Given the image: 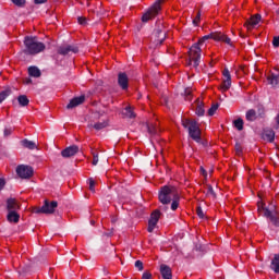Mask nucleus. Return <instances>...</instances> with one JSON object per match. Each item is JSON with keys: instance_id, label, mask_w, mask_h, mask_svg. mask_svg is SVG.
<instances>
[{"instance_id": "obj_1", "label": "nucleus", "mask_w": 279, "mask_h": 279, "mask_svg": "<svg viewBox=\"0 0 279 279\" xmlns=\"http://www.w3.org/2000/svg\"><path fill=\"white\" fill-rule=\"evenodd\" d=\"M158 199L163 206L169 205L171 202V210L180 208V191L173 185H163L159 189Z\"/></svg>"}, {"instance_id": "obj_2", "label": "nucleus", "mask_w": 279, "mask_h": 279, "mask_svg": "<svg viewBox=\"0 0 279 279\" xmlns=\"http://www.w3.org/2000/svg\"><path fill=\"white\" fill-rule=\"evenodd\" d=\"M204 43L206 41L201 38L197 43L191 46L189 50V66H192L193 69H197L199 66V62L202 60V47H204Z\"/></svg>"}, {"instance_id": "obj_3", "label": "nucleus", "mask_w": 279, "mask_h": 279, "mask_svg": "<svg viewBox=\"0 0 279 279\" xmlns=\"http://www.w3.org/2000/svg\"><path fill=\"white\" fill-rule=\"evenodd\" d=\"M182 125L187 130L190 138L195 143H202V129L195 119H182Z\"/></svg>"}, {"instance_id": "obj_4", "label": "nucleus", "mask_w": 279, "mask_h": 279, "mask_svg": "<svg viewBox=\"0 0 279 279\" xmlns=\"http://www.w3.org/2000/svg\"><path fill=\"white\" fill-rule=\"evenodd\" d=\"M24 53L27 56H36L37 53L43 52L46 49V46L43 41H38L37 37H25L24 39Z\"/></svg>"}, {"instance_id": "obj_5", "label": "nucleus", "mask_w": 279, "mask_h": 279, "mask_svg": "<svg viewBox=\"0 0 279 279\" xmlns=\"http://www.w3.org/2000/svg\"><path fill=\"white\" fill-rule=\"evenodd\" d=\"M162 3H165V0H156L154 4L147 10V12L143 14L142 23H149L151 19H156L160 10H162Z\"/></svg>"}, {"instance_id": "obj_6", "label": "nucleus", "mask_w": 279, "mask_h": 279, "mask_svg": "<svg viewBox=\"0 0 279 279\" xmlns=\"http://www.w3.org/2000/svg\"><path fill=\"white\" fill-rule=\"evenodd\" d=\"M210 38L218 43H226V45H230V47H232V39H230V37H228L226 34L221 32H214V33H210L209 35H205L202 37V39L205 43L206 40H210Z\"/></svg>"}, {"instance_id": "obj_7", "label": "nucleus", "mask_w": 279, "mask_h": 279, "mask_svg": "<svg viewBox=\"0 0 279 279\" xmlns=\"http://www.w3.org/2000/svg\"><path fill=\"white\" fill-rule=\"evenodd\" d=\"M232 87V75H230V71H223L222 72V82L218 87V90H221L222 93H228L230 88Z\"/></svg>"}, {"instance_id": "obj_8", "label": "nucleus", "mask_w": 279, "mask_h": 279, "mask_svg": "<svg viewBox=\"0 0 279 279\" xmlns=\"http://www.w3.org/2000/svg\"><path fill=\"white\" fill-rule=\"evenodd\" d=\"M16 173L22 180H29L34 175V168L31 166L20 165L16 168Z\"/></svg>"}, {"instance_id": "obj_9", "label": "nucleus", "mask_w": 279, "mask_h": 279, "mask_svg": "<svg viewBox=\"0 0 279 279\" xmlns=\"http://www.w3.org/2000/svg\"><path fill=\"white\" fill-rule=\"evenodd\" d=\"M57 53L59 56H73V53H80V47L77 45H62L58 48Z\"/></svg>"}, {"instance_id": "obj_10", "label": "nucleus", "mask_w": 279, "mask_h": 279, "mask_svg": "<svg viewBox=\"0 0 279 279\" xmlns=\"http://www.w3.org/2000/svg\"><path fill=\"white\" fill-rule=\"evenodd\" d=\"M154 36L156 45H162L165 43L167 38V32L165 31V26L162 24H159L155 28Z\"/></svg>"}, {"instance_id": "obj_11", "label": "nucleus", "mask_w": 279, "mask_h": 279, "mask_svg": "<svg viewBox=\"0 0 279 279\" xmlns=\"http://www.w3.org/2000/svg\"><path fill=\"white\" fill-rule=\"evenodd\" d=\"M56 208H58V202L45 201L44 205L39 209V213H43L44 215H53V213H56Z\"/></svg>"}, {"instance_id": "obj_12", "label": "nucleus", "mask_w": 279, "mask_h": 279, "mask_svg": "<svg viewBox=\"0 0 279 279\" xmlns=\"http://www.w3.org/2000/svg\"><path fill=\"white\" fill-rule=\"evenodd\" d=\"M160 220V210H155L150 215V219L148 220V232H154L158 221Z\"/></svg>"}, {"instance_id": "obj_13", "label": "nucleus", "mask_w": 279, "mask_h": 279, "mask_svg": "<svg viewBox=\"0 0 279 279\" xmlns=\"http://www.w3.org/2000/svg\"><path fill=\"white\" fill-rule=\"evenodd\" d=\"M84 101H86V96H84V95L74 97L70 100L66 108H68V110H73V108H77V106H82V104H84Z\"/></svg>"}, {"instance_id": "obj_14", "label": "nucleus", "mask_w": 279, "mask_h": 279, "mask_svg": "<svg viewBox=\"0 0 279 279\" xmlns=\"http://www.w3.org/2000/svg\"><path fill=\"white\" fill-rule=\"evenodd\" d=\"M194 112L197 117H204L206 114V110L204 109V101L197 98L193 105Z\"/></svg>"}, {"instance_id": "obj_15", "label": "nucleus", "mask_w": 279, "mask_h": 279, "mask_svg": "<svg viewBox=\"0 0 279 279\" xmlns=\"http://www.w3.org/2000/svg\"><path fill=\"white\" fill-rule=\"evenodd\" d=\"M77 151H80V147L77 145H72V146L64 148L61 151V156L63 158H71L72 156H75V154H77Z\"/></svg>"}, {"instance_id": "obj_16", "label": "nucleus", "mask_w": 279, "mask_h": 279, "mask_svg": "<svg viewBox=\"0 0 279 279\" xmlns=\"http://www.w3.org/2000/svg\"><path fill=\"white\" fill-rule=\"evenodd\" d=\"M118 84L122 88V90H128L130 86V80L128 78V74L120 73L118 75Z\"/></svg>"}, {"instance_id": "obj_17", "label": "nucleus", "mask_w": 279, "mask_h": 279, "mask_svg": "<svg viewBox=\"0 0 279 279\" xmlns=\"http://www.w3.org/2000/svg\"><path fill=\"white\" fill-rule=\"evenodd\" d=\"M160 275L163 279H173V271L171 270V267H169L168 265H160Z\"/></svg>"}, {"instance_id": "obj_18", "label": "nucleus", "mask_w": 279, "mask_h": 279, "mask_svg": "<svg viewBox=\"0 0 279 279\" xmlns=\"http://www.w3.org/2000/svg\"><path fill=\"white\" fill-rule=\"evenodd\" d=\"M260 14L253 15L248 21H246L245 26L247 29H253V27H256L258 23H260Z\"/></svg>"}, {"instance_id": "obj_19", "label": "nucleus", "mask_w": 279, "mask_h": 279, "mask_svg": "<svg viewBox=\"0 0 279 279\" xmlns=\"http://www.w3.org/2000/svg\"><path fill=\"white\" fill-rule=\"evenodd\" d=\"M265 77L267 78L268 84H271V86H278V83H279L278 74H274V72H266Z\"/></svg>"}, {"instance_id": "obj_20", "label": "nucleus", "mask_w": 279, "mask_h": 279, "mask_svg": "<svg viewBox=\"0 0 279 279\" xmlns=\"http://www.w3.org/2000/svg\"><path fill=\"white\" fill-rule=\"evenodd\" d=\"M7 219H8L9 223H19V221L21 219V215H19V213H16L14 210L8 211Z\"/></svg>"}, {"instance_id": "obj_21", "label": "nucleus", "mask_w": 279, "mask_h": 279, "mask_svg": "<svg viewBox=\"0 0 279 279\" xmlns=\"http://www.w3.org/2000/svg\"><path fill=\"white\" fill-rule=\"evenodd\" d=\"M19 208H21V206H19V202H16L15 198H9L7 201V210L8 211H12V210L16 211V210H19Z\"/></svg>"}, {"instance_id": "obj_22", "label": "nucleus", "mask_w": 279, "mask_h": 279, "mask_svg": "<svg viewBox=\"0 0 279 279\" xmlns=\"http://www.w3.org/2000/svg\"><path fill=\"white\" fill-rule=\"evenodd\" d=\"M147 130L150 136H158V134H160V128H158V123H148Z\"/></svg>"}, {"instance_id": "obj_23", "label": "nucleus", "mask_w": 279, "mask_h": 279, "mask_svg": "<svg viewBox=\"0 0 279 279\" xmlns=\"http://www.w3.org/2000/svg\"><path fill=\"white\" fill-rule=\"evenodd\" d=\"M263 138L268 143H274L276 138V132H274V130H266L264 131Z\"/></svg>"}, {"instance_id": "obj_24", "label": "nucleus", "mask_w": 279, "mask_h": 279, "mask_svg": "<svg viewBox=\"0 0 279 279\" xmlns=\"http://www.w3.org/2000/svg\"><path fill=\"white\" fill-rule=\"evenodd\" d=\"M271 269L275 271V274H279V255H275V257L271 260Z\"/></svg>"}, {"instance_id": "obj_25", "label": "nucleus", "mask_w": 279, "mask_h": 279, "mask_svg": "<svg viewBox=\"0 0 279 279\" xmlns=\"http://www.w3.org/2000/svg\"><path fill=\"white\" fill-rule=\"evenodd\" d=\"M123 114H124V117H128L129 119L136 118V113H134V109H132L131 106L125 107Z\"/></svg>"}, {"instance_id": "obj_26", "label": "nucleus", "mask_w": 279, "mask_h": 279, "mask_svg": "<svg viewBox=\"0 0 279 279\" xmlns=\"http://www.w3.org/2000/svg\"><path fill=\"white\" fill-rule=\"evenodd\" d=\"M10 95H12V89L10 88L0 92V104H3V101L10 97Z\"/></svg>"}, {"instance_id": "obj_27", "label": "nucleus", "mask_w": 279, "mask_h": 279, "mask_svg": "<svg viewBox=\"0 0 279 279\" xmlns=\"http://www.w3.org/2000/svg\"><path fill=\"white\" fill-rule=\"evenodd\" d=\"M244 124H245V122H243V120L241 118H238L236 120L233 121V128H235V130H238V132H242Z\"/></svg>"}, {"instance_id": "obj_28", "label": "nucleus", "mask_w": 279, "mask_h": 279, "mask_svg": "<svg viewBox=\"0 0 279 279\" xmlns=\"http://www.w3.org/2000/svg\"><path fill=\"white\" fill-rule=\"evenodd\" d=\"M22 145L23 147H26V149H36V143L28 140L22 141Z\"/></svg>"}, {"instance_id": "obj_29", "label": "nucleus", "mask_w": 279, "mask_h": 279, "mask_svg": "<svg viewBox=\"0 0 279 279\" xmlns=\"http://www.w3.org/2000/svg\"><path fill=\"white\" fill-rule=\"evenodd\" d=\"M246 121H256V110L251 109L246 111Z\"/></svg>"}, {"instance_id": "obj_30", "label": "nucleus", "mask_w": 279, "mask_h": 279, "mask_svg": "<svg viewBox=\"0 0 279 279\" xmlns=\"http://www.w3.org/2000/svg\"><path fill=\"white\" fill-rule=\"evenodd\" d=\"M87 184L89 185V191H92V193H95V187L97 186L98 181L93 178H89L87 180Z\"/></svg>"}, {"instance_id": "obj_31", "label": "nucleus", "mask_w": 279, "mask_h": 279, "mask_svg": "<svg viewBox=\"0 0 279 279\" xmlns=\"http://www.w3.org/2000/svg\"><path fill=\"white\" fill-rule=\"evenodd\" d=\"M17 100H19L20 106H28L29 105V99L25 95L19 96Z\"/></svg>"}, {"instance_id": "obj_32", "label": "nucleus", "mask_w": 279, "mask_h": 279, "mask_svg": "<svg viewBox=\"0 0 279 279\" xmlns=\"http://www.w3.org/2000/svg\"><path fill=\"white\" fill-rule=\"evenodd\" d=\"M185 100L191 101L193 99V89L191 87L185 88Z\"/></svg>"}, {"instance_id": "obj_33", "label": "nucleus", "mask_w": 279, "mask_h": 279, "mask_svg": "<svg viewBox=\"0 0 279 279\" xmlns=\"http://www.w3.org/2000/svg\"><path fill=\"white\" fill-rule=\"evenodd\" d=\"M13 5H16V8H25V3H27L26 0H11Z\"/></svg>"}, {"instance_id": "obj_34", "label": "nucleus", "mask_w": 279, "mask_h": 279, "mask_svg": "<svg viewBox=\"0 0 279 279\" xmlns=\"http://www.w3.org/2000/svg\"><path fill=\"white\" fill-rule=\"evenodd\" d=\"M218 109H219V105H213V106L208 109V116H209V117H214Z\"/></svg>"}, {"instance_id": "obj_35", "label": "nucleus", "mask_w": 279, "mask_h": 279, "mask_svg": "<svg viewBox=\"0 0 279 279\" xmlns=\"http://www.w3.org/2000/svg\"><path fill=\"white\" fill-rule=\"evenodd\" d=\"M201 19H202V13L198 11L195 19L193 20V25L198 26Z\"/></svg>"}, {"instance_id": "obj_36", "label": "nucleus", "mask_w": 279, "mask_h": 279, "mask_svg": "<svg viewBox=\"0 0 279 279\" xmlns=\"http://www.w3.org/2000/svg\"><path fill=\"white\" fill-rule=\"evenodd\" d=\"M235 154L236 156H241L243 154V146L239 143L235 144Z\"/></svg>"}, {"instance_id": "obj_37", "label": "nucleus", "mask_w": 279, "mask_h": 279, "mask_svg": "<svg viewBox=\"0 0 279 279\" xmlns=\"http://www.w3.org/2000/svg\"><path fill=\"white\" fill-rule=\"evenodd\" d=\"M93 154V161L92 165L97 166L99 162V155L95 151L92 153Z\"/></svg>"}, {"instance_id": "obj_38", "label": "nucleus", "mask_w": 279, "mask_h": 279, "mask_svg": "<svg viewBox=\"0 0 279 279\" xmlns=\"http://www.w3.org/2000/svg\"><path fill=\"white\" fill-rule=\"evenodd\" d=\"M28 75L29 77H40L41 73L40 71H29Z\"/></svg>"}, {"instance_id": "obj_39", "label": "nucleus", "mask_w": 279, "mask_h": 279, "mask_svg": "<svg viewBox=\"0 0 279 279\" xmlns=\"http://www.w3.org/2000/svg\"><path fill=\"white\" fill-rule=\"evenodd\" d=\"M264 215H265V217H267V219H272V217H275L276 215H274V213H271V210H269V209H265V211H264Z\"/></svg>"}, {"instance_id": "obj_40", "label": "nucleus", "mask_w": 279, "mask_h": 279, "mask_svg": "<svg viewBox=\"0 0 279 279\" xmlns=\"http://www.w3.org/2000/svg\"><path fill=\"white\" fill-rule=\"evenodd\" d=\"M199 172H201V175L205 178V180L208 178V172L206 171V169H204V167L201 166Z\"/></svg>"}, {"instance_id": "obj_41", "label": "nucleus", "mask_w": 279, "mask_h": 279, "mask_svg": "<svg viewBox=\"0 0 279 279\" xmlns=\"http://www.w3.org/2000/svg\"><path fill=\"white\" fill-rule=\"evenodd\" d=\"M271 223H274L277 228H279V217L275 216L270 219Z\"/></svg>"}, {"instance_id": "obj_42", "label": "nucleus", "mask_w": 279, "mask_h": 279, "mask_svg": "<svg viewBox=\"0 0 279 279\" xmlns=\"http://www.w3.org/2000/svg\"><path fill=\"white\" fill-rule=\"evenodd\" d=\"M207 195H213L215 197V190L213 185H207Z\"/></svg>"}, {"instance_id": "obj_43", "label": "nucleus", "mask_w": 279, "mask_h": 279, "mask_svg": "<svg viewBox=\"0 0 279 279\" xmlns=\"http://www.w3.org/2000/svg\"><path fill=\"white\" fill-rule=\"evenodd\" d=\"M135 267L138 269V271H143V262L136 260L135 262Z\"/></svg>"}, {"instance_id": "obj_44", "label": "nucleus", "mask_w": 279, "mask_h": 279, "mask_svg": "<svg viewBox=\"0 0 279 279\" xmlns=\"http://www.w3.org/2000/svg\"><path fill=\"white\" fill-rule=\"evenodd\" d=\"M151 278H153V275L149 271H145L142 275V279H151Z\"/></svg>"}, {"instance_id": "obj_45", "label": "nucleus", "mask_w": 279, "mask_h": 279, "mask_svg": "<svg viewBox=\"0 0 279 279\" xmlns=\"http://www.w3.org/2000/svg\"><path fill=\"white\" fill-rule=\"evenodd\" d=\"M272 47H275V48L279 47V36L274 37Z\"/></svg>"}, {"instance_id": "obj_46", "label": "nucleus", "mask_w": 279, "mask_h": 279, "mask_svg": "<svg viewBox=\"0 0 279 279\" xmlns=\"http://www.w3.org/2000/svg\"><path fill=\"white\" fill-rule=\"evenodd\" d=\"M196 214L198 215V217H199L201 219H204V211L202 210V207H197Z\"/></svg>"}, {"instance_id": "obj_47", "label": "nucleus", "mask_w": 279, "mask_h": 279, "mask_svg": "<svg viewBox=\"0 0 279 279\" xmlns=\"http://www.w3.org/2000/svg\"><path fill=\"white\" fill-rule=\"evenodd\" d=\"M77 21H78L80 25H86V17L80 16V17L77 19Z\"/></svg>"}, {"instance_id": "obj_48", "label": "nucleus", "mask_w": 279, "mask_h": 279, "mask_svg": "<svg viewBox=\"0 0 279 279\" xmlns=\"http://www.w3.org/2000/svg\"><path fill=\"white\" fill-rule=\"evenodd\" d=\"M4 186H5V179L0 178V192L3 191Z\"/></svg>"}, {"instance_id": "obj_49", "label": "nucleus", "mask_w": 279, "mask_h": 279, "mask_svg": "<svg viewBox=\"0 0 279 279\" xmlns=\"http://www.w3.org/2000/svg\"><path fill=\"white\" fill-rule=\"evenodd\" d=\"M48 0H34L35 5H43V3H47Z\"/></svg>"}, {"instance_id": "obj_50", "label": "nucleus", "mask_w": 279, "mask_h": 279, "mask_svg": "<svg viewBox=\"0 0 279 279\" xmlns=\"http://www.w3.org/2000/svg\"><path fill=\"white\" fill-rule=\"evenodd\" d=\"M27 71H40V69H38L36 65H31L27 68Z\"/></svg>"}, {"instance_id": "obj_51", "label": "nucleus", "mask_w": 279, "mask_h": 279, "mask_svg": "<svg viewBox=\"0 0 279 279\" xmlns=\"http://www.w3.org/2000/svg\"><path fill=\"white\" fill-rule=\"evenodd\" d=\"M94 128H95V130H101V129L104 128V124H101V123H96V124L94 125Z\"/></svg>"}, {"instance_id": "obj_52", "label": "nucleus", "mask_w": 279, "mask_h": 279, "mask_svg": "<svg viewBox=\"0 0 279 279\" xmlns=\"http://www.w3.org/2000/svg\"><path fill=\"white\" fill-rule=\"evenodd\" d=\"M10 134H12V129H5L4 136H10Z\"/></svg>"}, {"instance_id": "obj_53", "label": "nucleus", "mask_w": 279, "mask_h": 279, "mask_svg": "<svg viewBox=\"0 0 279 279\" xmlns=\"http://www.w3.org/2000/svg\"><path fill=\"white\" fill-rule=\"evenodd\" d=\"M23 84H32V78L25 77V78L23 80Z\"/></svg>"}, {"instance_id": "obj_54", "label": "nucleus", "mask_w": 279, "mask_h": 279, "mask_svg": "<svg viewBox=\"0 0 279 279\" xmlns=\"http://www.w3.org/2000/svg\"><path fill=\"white\" fill-rule=\"evenodd\" d=\"M210 69H213V62L209 63Z\"/></svg>"}, {"instance_id": "obj_55", "label": "nucleus", "mask_w": 279, "mask_h": 279, "mask_svg": "<svg viewBox=\"0 0 279 279\" xmlns=\"http://www.w3.org/2000/svg\"><path fill=\"white\" fill-rule=\"evenodd\" d=\"M90 223H92V226H95V221L92 220Z\"/></svg>"}, {"instance_id": "obj_56", "label": "nucleus", "mask_w": 279, "mask_h": 279, "mask_svg": "<svg viewBox=\"0 0 279 279\" xmlns=\"http://www.w3.org/2000/svg\"><path fill=\"white\" fill-rule=\"evenodd\" d=\"M225 71H228V68H225Z\"/></svg>"}]
</instances>
